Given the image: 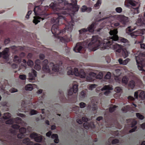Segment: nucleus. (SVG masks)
Listing matches in <instances>:
<instances>
[{
  "label": "nucleus",
  "instance_id": "f257e3e1",
  "mask_svg": "<svg viewBox=\"0 0 145 145\" xmlns=\"http://www.w3.org/2000/svg\"><path fill=\"white\" fill-rule=\"evenodd\" d=\"M54 2L51 3L49 6L56 12L57 17H54L52 19L51 23L54 24L52 25L51 31L54 36L62 42H68L71 40V35L70 34L73 28L74 23L71 20L67 24L65 29L60 30L58 25H60L61 20H66V18L63 15L73 14L74 13L78 10L79 7L77 5V0H70L71 3H69L66 0H54Z\"/></svg>",
  "mask_w": 145,
  "mask_h": 145
},
{
  "label": "nucleus",
  "instance_id": "f03ea898",
  "mask_svg": "<svg viewBox=\"0 0 145 145\" xmlns=\"http://www.w3.org/2000/svg\"><path fill=\"white\" fill-rule=\"evenodd\" d=\"M109 37H110L103 39L98 36H93L91 40L90 39H87L82 42L77 43L74 48L73 50L75 52H80L83 47L88 48L92 51L96 50L99 48H101V50L112 48L116 52H120L122 50V47L120 45L115 43L116 41H111L112 43L111 45L106 44L105 46L104 45V40L108 39Z\"/></svg>",
  "mask_w": 145,
  "mask_h": 145
},
{
  "label": "nucleus",
  "instance_id": "7ed1b4c3",
  "mask_svg": "<svg viewBox=\"0 0 145 145\" xmlns=\"http://www.w3.org/2000/svg\"><path fill=\"white\" fill-rule=\"evenodd\" d=\"M43 1L42 0H39L37 2V5L35 6L33 9L35 16L33 17V22L36 25L40 21L43 20L48 17L49 14L46 11L49 8V6L40 5L42 4Z\"/></svg>",
  "mask_w": 145,
  "mask_h": 145
},
{
  "label": "nucleus",
  "instance_id": "20e7f679",
  "mask_svg": "<svg viewBox=\"0 0 145 145\" xmlns=\"http://www.w3.org/2000/svg\"><path fill=\"white\" fill-rule=\"evenodd\" d=\"M112 19L113 18L112 17L110 16L100 19L95 23H93L86 28L87 31L88 33H92L95 30H96L97 32H99L105 26L107 25L108 23H110Z\"/></svg>",
  "mask_w": 145,
  "mask_h": 145
},
{
  "label": "nucleus",
  "instance_id": "39448f33",
  "mask_svg": "<svg viewBox=\"0 0 145 145\" xmlns=\"http://www.w3.org/2000/svg\"><path fill=\"white\" fill-rule=\"evenodd\" d=\"M110 35L112 36L111 37L108 38V39H105L104 40V45L106 44L111 45L112 43L111 41H118L120 40L122 42L125 43V45L127 46H129V43L128 40L122 37H119L117 35L118 31L115 29H111L109 32Z\"/></svg>",
  "mask_w": 145,
  "mask_h": 145
},
{
  "label": "nucleus",
  "instance_id": "423d86ee",
  "mask_svg": "<svg viewBox=\"0 0 145 145\" xmlns=\"http://www.w3.org/2000/svg\"><path fill=\"white\" fill-rule=\"evenodd\" d=\"M138 55H135V59L138 69L139 70L144 71V67H145V56L141 53H138Z\"/></svg>",
  "mask_w": 145,
  "mask_h": 145
},
{
  "label": "nucleus",
  "instance_id": "0eeeda50",
  "mask_svg": "<svg viewBox=\"0 0 145 145\" xmlns=\"http://www.w3.org/2000/svg\"><path fill=\"white\" fill-rule=\"evenodd\" d=\"M79 74L78 76L82 78H85L86 77V80L89 81H92L93 80V78H94L101 79L102 78V76L101 75H97L96 73H91L89 76H87L85 72L82 70H81L80 71Z\"/></svg>",
  "mask_w": 145,
  "mask_h": 145
},
{
  "label": "nucleus",
  "instance_id": "6e6552de",
  "mask_svg": "<svg viewBox=\"0 0 145 145\" xmlns=\"http://www.w3.org/2000/svg\"><path fill=\"white\" fill-rule=\"evenodd\" d=\"M135 29L133 28L131 26H128L126 29V33L130 35L131 37L135 38L140 34V32L139 31L132 32Z\"/></svg>",
  "mask_w": 145,
  "mask_h": 145
},
{
  "label": "nucleus",
  "instance_id": "1a4fd4ad",
  "mask_svg": "<svg viewBox=\"0 0 145 145\" xmlns=\"http://www.w3.org/2000/svg\"><path fill=\"white\" fill-rule=\"evenodd\" d=\"M79 32V37L80 40H84L86 38L88 33L87 31L86 28H82L78 31Z\"/></svg>",
  "mask_w": 145,
  "mask_h": 145
},
{
  "label": "nucleus",
  "instance_id": "9d476101",
  "mask_svg": "<svg viewBox=\"0 0 145 145\" xmlns=\"http://www.w3.org/2000/svg\"><path fill=\"white\" fill-rule=\"evenodd\" d=\"M141 100H144L145 98V93L144 91L142 90H138L135 92L134 93V97L135 99H138V97Z\"/></svg>",
  "mask_w": 145,
  "mask_h": 145
},
{
  "label": "nucleus",
  "instance_id": "9b49d317",
  "mask_svg": "<svg viewBox=\"0 0 145 145\" xmlns=\"http://www.w3.org/2000/svg\"><path fill=\"white\" fill-rule=\"evenodd\" d=\"M48 63V61L47 59H45L42 63L43 71L46 72H50V71Z\"/></svg>",
  "mask_w": 145,
  "mask_h": 145
},
{
  "label": "nucleus",
  "instance_id": "f8f14e48",
  "mask_svg": "<svg viewBox=\"0 0 145 145\" xmlns=\"http://www.w3.org/2000/svg\"><path fill=\"white\" fill-rule=\"evenodd\" d=\"M120 22L124 25H127L129 24L128 18L124 16H120L119 17Z\"/></svg>",
  "mask_w": 145,
  "mask_h": 145
},
{
  "label": "nucleus",
  "instance_id": "ddd939ff",
  "mask_svg": "<svg viewBox=\"0 0 145 145\" xmlns=\"http://www.w3.org/2000/svg\"><path fill=\"white\" fill-rule=\"evenodd\" d=\"M9 50L8 48H6L2 52L0 53V58L2 57L4 59H8L9 57L8 54Z\"/></svg>",
  "mask_w": 145,
  "mask_h": 145
},
{
  "label": "nucleus",
  "instance_id": "4468645a",
  "mask_svg": "<svg viewBox=\"0 0 145 145\" xmlns=\"http://www.w3.org/2000/svg\"><path fill=\"white\" fill-rule=\"evenodd\" d=\"M78 91V85L77 84H74L72 88H71L68 91V96L71 95L73 93H76Z\"/></svg>",
  "mask_w": 145,
  "mask_h": 145
},
{
  "label": "nucleus",
  "instance_id": "2eb2a0df",
  "mask_svg": "<svg viewBox=\"0 0 145 145\" xmlns=\"http://www.w3.org/2000/svg\"><path fill=\"white\" fill-rule=\"evenodd\" d=\"M112 89V87H110L108 86H105L102 88L101 90L102 91H105L104 93V94L105 95H108L110 93V90Z\"/></svg>",
  "mask_w": 145,
  "mask_h": 145
},
{
  "label": "nucleus",
  "instance_id": "dca6fc26",
  "mask_svg": "<svg viewBox=\"0 0 145 145\" xmlns=\"http://www.w3.org/2000/svg\"><path fill=\"white\" fill-rule=\"evenodd\" d=\"M36 72H37L35 70H33L31 72L29 73V79L30 82H32V81L35 80V78L37 75Z\"/></svg>",
  "mask_w": 145,
  "mask_h": 145
},
{
  "label": "nucleus",
  "instance_id": "f3484780",
  "mask_svg": "<svg viewBox=\"0 0 145 145\" xmlns=\"http://www.w3.org/2000/svg\"><path fill=\"white\" fill-rule=\"evenodd\" d=\"M136 4L135 1L132 0H126L125 2V5L127 7H129L130 5L133 6H135Z\"/></svg>",
  "mask_w": 145,
  "mask_h": 145
},
{
  "label": "nucleus",
  "instance_id": "a211bd4d",
  "mask_svg": "<svg viewBox=\"0 0 145 145\" xmlns=\"http://www.w3.org/2000/svg\"><path fill=\"white\" fill-rule=\"evenodd\" d=\"M50 65L52 66V70L54 72H58L59 70V65L58 64H54L53 63H51Z\"/></svg>",
  "mask_w": 145,
  "mask_h": 145
},
{
  "label": "nucleus",
  "instance_id": "6ab92c4d",
  "mask_svg": "<svg viewBox=\"0 0 145 145\" xmlns=\"http://www.w3.org/2000/svg\"><path fill=\"white\" fill-rule=\"evenodd\" d=\"M135 86V82L134 81L131 80L128 83V88L129 89H133Z\"/></svg>",
  "mask_w": 145,
  "mask_h": 145
},
{
  "label": "nucleus",
  "instance_id": "aec40b11",
  "mask_svg": "<svg viewBox=\"0 0 145 145\" xmlns=\"http://www.w3.org/2000/svg\"><path fill=\"white\" fill-rule=\"evenodd\" d=\"M13 61L14 62L19 64L21 61V59L17 56H15L14 57Z\"/></svg>",
  "mask_w": 145,
  "mask_h": 145
},
{
  "label": "nucleus",
  "instance_id": "412c9836",
  "mask_svg": "<svg viewBox=\"0 0 145 145\" xmlns=\"http://www.w3.org/2000/svg\"><path fill=\"white\" fill-rule=\"evenodd\" d=\"M92 10V8H87V7L85 5L82 6V12H85L87 11L88 12H91Z\"/></svg>",
  "mask_w": 145,
  "mask_h": 145
},
{
  "label": "nucleus",
  "instance_id": "4be33fe9",
  "mask_svg": "<svg viewBox=\"0 0 145 145\" xmlns=\"http://www.w3.org/2000/svg\"><path fill=\"white\" fill-rule=\"evenodd\" d=\"M25 89L26 90L31 91L33 89V84H27L25 86Z\"/></svg>",
  "mask_w": 145,
  "mask_h": 145
},
{
  "label": "nucleus",
  "instance_id": "5701e85b",
  "mask_svg": "<svg viewBox=\"0 0 145 145\" xmlns=\"http://www.w3.org/2000/svg\"><path fill=\"white\" fill-rule=\"evenodd\" d=\"M128 80V78L126 76H125L122 78V82L123 84L126 85L127 84Z\"/></svg>",
  "mask_w": 145,
  "mask_h": 145
},
{
  "label": "nucleus",
  "instance_id": "b1692460",
  "mask_svg": "<svg viewBox=\"0 0 145 145\" xmlns=\"http://www.w3.org/2000/svg\"><path fill=\"white\" fill-rule=\"evenodd\" d=\"M73 74L77 76H78L79 75V72H78V70L77 68H74L73 71Z\"/></svg>",
  "mask_w": 145,
  "mask_h": 145
},
{
  "label": "nucleus",
  "instance_id": "393cba45",
  "mask_svg": "<svg viewBox=\"0 0 145 145\" xmlns=\"http://www.w3.org/2000/svg\"><path fill=\"white\" fill-rule=\"evenodd\" d=\"M114 91L117 93H120L122 91V89L120 87H118L115 88Z\"/></svg>",
  "mask_w": 145,
  "mask_h": 145
},
{
  "label": "nucleus",
  "instance_id": "a878e982",
  "mask_svg": "<svg viewBox=\"0 0 145 145\" xmlns=\"http://www.w3.org/2000/svg\"><path fill=\"white\" fill-rule=\"evenodd\" d=\"M129 53L127 51H123L122 53V55L124 58H125L126 57H127Z\"/></svg>",
  "mask_w": 145,
  "mask_h": 145
},
{
  "label": "nucleus",
  "instance_id": "bb28decb",
  "mask_svg": "<svg viewBox=\"0 0 145 145\" xmlns=\"http://www.w3.org/2000/svg\"><path fill=\"white\" fill-rule=\"evenodd\" d=\"M111 73L109 72H108L105 75V78L106 79H109L111 77Z\"/></svg>",
  "mask_w": 145,
  "mask_h": 145
},
{
  "label": "nucleus",
  "instance_id": "cd10ccee",
  "mask_svg": "<svg viewBox=\"0 0 145 145\" xmlns=\"http://www.w3.org/2000/svg\"><path fill=\"white\" fill-rule=\"evenodd\" d=\"M115 10L118 13H121L122 11V9L121 7H117L115 8Z\"/></svg>",
  "mask_w": 145,
  "mask_h": 145
},
{
  "label": "nucleus",
  "instance_id": "c85d7f7f",
  "mask_svg": "<svg viewBox=\"0 0 145 145\" xmlns=\"http://www.w3.org/2000/svg\"><path fill=\"white\" fill-rule=\"evenodd\" d=\"M20 78L22 80H25L26 79V76L24 74H20L19 76Z\"/></svg>",
  "mask_w": 145,
  "mask_h": 145
},
{
  "label": "nucleus",
  "instance_id": "c756f323",
  "mask_svg": "<svg viewBox=\"0 0 145 145\" xmlns=\"http://www.w3.org/2000/svg\"><path fill=\"white\" fill-rule=\"evenodd\" d=\"M34 68L36 70L39 71L41 69V67L39 65L36 64V65L34 66Z\"/></svg>",
  "mask_w": 145,
  "mask_h": 145
},
{
  "label": "nucleus",
  "instance_id": "7c9ffc66",
  "mask_svg": "<svg viewBox=\"0 0 145 145\" xmlns=\"http://www.w3.org/2000/svg\"><path fill=\"white\" fill-rule=\"evenodd\" d=\"M101 0H97L96 3L95 5V7H96L99 6L101 5Z\"/></svg>",
  "mask_w": 145,
  "mask_h": 145
},
{
  "label": "nucleus",
  "instance_id": "2f4dec72",
  "mask_svg": "<svg viewBox=\"0 0 145 145\" xmlns=\"http://www.w3.org/2000/svg\"><path fill=\"white\" fill-rule=\"evenodd\" d=\"M115 72L117 76H120L121 74L120 70L119 69H116Z\"/></svg>",
  "mask_w": 145,
  "mask_h": 145
},
{
  "label": "nucleus",
  "instance_id": "473e14b6",
  "mask_svg": "<svg viewBox=\"0 0 145 145\" xmlns=\"http://www.w3.org/2000/svg\"><path fill=\"white\" fill-rule=\"evenodd\" d=\"M129 58H127L125 60H123V62L122 65H126L127 63L129 62Z\"/></svg>",
  "mask_w": 145,
  "mask_h": 145
},
{
  "label": "nucleus",
  "instance_id": "72a5a7b5",
  "mask_svg": "<svg viewBox=\"0 0 145 145\" xmlns=\"http://www.w3.org/2000/svg\"><path fill=\"white\" fill-rule=\"evenodd\" d=\"M86 95L85 91H82L80 93V97H85Z\"/></svg>",
  "mask_w": 145,
  "mask_h": 145
},
{
  "label": "nucleus",
  "instance_id": "f704fd0d",
  "mask_svg": "<svg viewBox=\"0 0 145 145\" xmlns=\"http://www.w3.org/2000/svg\"><path fill=\"white\" fill-rule=\"evenodd\" d=\"M67 74L68 75H73V71L72 69H71L70 70L68 71L67 72Z\"/></svg>",
  "mask_w": 145,
  "mask_h": 145
},
{
  "label": "nucleus",
  "instance_id": "c9c22d12",
  "mask_svg": "<svg viewBox=\"0 0 145 145\" xmlns=\"http://www.w3.org/2000/svg\"><path fill=\"white\" fill-rule=\"evenodd\" d=\"M27 64L28 66H31L33 65V62L31 60H29L27 62Z\"/></svg>",
  "mask_w": 145,
  "mask_h": 145
},
{
  "label": "nucleus",
  "instance_id": "e433bc0d",
  "mask_svg": "<svg viewBox=\"0 0 145 145\" xmlns=\"http://www.w3.org/2000/svg\"><path fill=\"white\" fill-rule=\"evenodd\" d=\"M10 91L11 93H14L18 91V90L15 88H12L10 90Z\"/></svg>",
  "mask_w": 145,
  "mask_h": 145
},
{
  "label": "nucleus",
  "instance_id": "4c0bfd02",
  "mask_svg": "<svg viewBox=\"0 0 145 145\" xmlns=\"http://www.w3.org/2000/svg\"><path fill=\"white\" fill-rule=\"evenodd\" d=\"M32 12V11H31V10L29 11L28 12L27 14L25 16L26 18H28L29 15Z\"/></svg>",
  "mask_w": 145,
  "mask_h": 145
},
{
  "label": "nucleus",
  "instance_id": "58836bf2",
  "mask_svg": "<svg viewBox=\"0 0 145 145\" xmlns=\"http://www.w3.org/2000/svg\"><path fill=\"white\" fill-rule=\"evenodd\" d=\"M10 41V39L9 38H7V39H6L5 41L4 42L6 44H8Z\"/></svg>",
  "mask_w": 145,
  "mask_h": 145
},
{
  "label": "nucleus",
  "instance_id": "ea45409f",
  "mask_svg": "<svg viewBox=\"0 0 145 145\" xmlns=\"http://www.w3.org/2000/svg\"><path fill=\"white\" fill-rule=\"evenodd\" d=\"M44 54H41L39 55V57L40 59H43L44 58Z\"/></svg>",
  "mask_w": 145,
  "mask_h": 145
},
{
  "label": "nucleus",
  "instance_id": "a19ab883",
  "mask_svg": "<svg viewBox=\"0 0 145 145\" xmlns=\"http://www.w3.org/2000/svg\"><path fill=\"white\" fill-rule=\"evenodd\" d=\"M140 47L141 48L145 49V44H140Z\"/></svg>",
  "mask_w": 145,
  "mask_h": 145
},
{
  "label": "nucleus",
  "instance_id": "79ce46f5",
  "mask_svg": "<svg viewBox=\"0 0 145 145\" xmlns=\"http://www.w3.org/2000/svg\"><path fill=\"white\" fill-rule=\"evenodd\" d=\"M128 100H135L134 97L132 96H129L127 97Z\"/></svg>",
  "mask_w": 145,
  "mask_h": 145
},
{
  "label": "nucleus",
  "instance_id": "37998d69",
  "mask_svg": "<svg viewBox=\"0 0 145 145\" xmlns=\"http://www.w3.org/2000/svg\"><path fill=\"white\" fill-rule=\"evenodd\" d=\"M18 65L15 64H13L12 65V67L13 68H16L18 67Z\"/></svg>",
  "mask_w": 145,
  "mask_h": 145
},
{
  "label": "nucleus",
  "instance_id": "c03bdc74",
  "mask_svg": "<svg viewBox=\"0 0 145 145\" xmlns=\"http://www.w3.org/2000/svg\"><path fill=\"white\" fill-rule=\"evenodd\" d=\"M96 86V85L95 84H91V86H90V89H92L93 88H94L95 87V86Z\"/></svg>",
  "mask_w": 145,
  "mask_h": 145
},
{
  "label": "nucleus",
  "instance_id": "a18cd8bd",
  "mask_svg": "<svg viewBox=\"0 0 145 145\" xmlns=\"http://www.w3.org/2000/svg\"><path fill=\"white\" fill-rule=\"evenodd\" d=\"M135 12L136 13H138V7H137L135 8Z\"/></svg>",
  "mask_w": 145,
  "mask_h": 145
},
{
  "label": "nucleus",
  "instance_id": "49530a36",
  "mask_svg": "<svg viewBox=\"0 0 145 145\" xmlns=\"http://www.w3.org/2000/svg\"><path fill=\"white\" fill-rule=\"evenodd\" d=\"M118 61L120 64H122L123 60L121 59L120 58L118 59Z\"/></svg>",
  "mask_w": 145,
  "mask_h": 145
},
{
  "label": "nucleus",
  "instance_id": "de8ad7c7",
  "mask_svg": "<svg viewBox=\"0 0 145 145\" xmlns=\"http://www.w3.org/2000/svg\"><path fill=\"white\" fill-rule=\"evenodd\" d=\"M59 92L60 94L61 95H63V91L61 89H59Z\"/></svg>",
  "mask_w": 145,
  "mask_h": 145
},
{
  "label": "nucleus",
  "instance_id": "09e8293b",
  "mask_svg": "<svg viewBox=\"0 0 145 145\" xmlns=\"http://www.w3.org/2000/svg\"><path fill=\"white\" fill-rule=\"evenodd\" d=\"M120 23L119 22H116L114 24V25L115 27H117L120 25Z\"/></svg>",
  "mask_w": 145,
  "mask_h": 145
},
{
  "label": "nucleus",
  "instance_id": "8fccbe9b",
  "mask_svg": "<svg viewBox=\"0 0 145 145\" xmlns=\"http://www.w3.org/2000/svg\"><path fill=\"white\" fill-rule=\"evenodd\" d=\"M42 92V89H39L37 91V93L39 94H41Z\"/></svg>",
  "mask_w": 145,
  "mask_h": 145
},
{
  "label": "nucleus",
  "instance_id": "3c124183",
  "mask_svg": "<svg viewBox=\"0 0 145 145\" xmlns=\"http://www.w3.org/2000/svg\"><path fill=\"white\" fill-rule=\"evenodd\" d=\"M142 25H145V19L144 20V21L142 22Z\"/></svg>",
  "mask_w": 145,
  "mask_h": 145
},
{
  "label": "nucleus",
  "instance_id": "603ef678",
  "mask_svg": "<svg viewBox=\"0 0 145 145\" xmlns=\"http://www.w3.org/2000/svg\"><path fill=\"white\" fill-rule=\"evenodd\" d=\"M19 48L20 49V50H22L24 49V48L23 47L20 46H19Z\"/></svg>",
  "mask_w": 145,
  "mask_h": 145
},
{
  "label": "nucleus",
  "instance_id": "864d4df0",
  "mask_svg": "<svg viewBox=\"0 0 145 145\" xmlns=\"http://www.w3.org/2000/svg\"><path fill=\"white\" fill-rule=\"evenodd\" d=\"M16 47V46H12L11 47V48L12 49L15 48Z\"/></svg>",
  "mask_w": 145,
  "mask_h": 145
},
{
  "label": "nucleus",
  "instance_id": "5fc2aeb1",
  "mask_svg": "<svg viewBox=\"0 0 145 145\" xmlns=\"http://www.w3.org/2000/svg\"><path fill=\"white\" fill-rule=\"evenodd\" d=\"M23 62L24 63H26V60H25V59H23Z\"/></svg>",
  "mask_w": 145,
  "mask_h": 145
},
{
  "label": "nucleus",
  "instance_id": "6e6d98bb",
  "mask_svg": "<svg viewBox=\"0 0 145 145\" xmlns=\"http://www.w3.org/2000/svg\"><path fill=\"white\" fill-rule=\"evenodd\" d=\"M21 54L23 56H24L25 54L24 53H22Z\"/></svg>",
  "mask_w": 145,
  "mask_h": 145
},
{
  "label": "nucleus",
  "instance_id": "4d7b16f0",
  "mask_svg": "<svg viewBox=\"0 0 145 145\" xmlns=\"http://www.w3.org/2000/svg\"><path fill=\"white\" fill-rule=\"evenodd\" d=\"M40 61L39 60H37V62H39Z\"/></svg>",
  "mask_w": 145,
  "mask_h": 145
},
{
  "label": "nucleus",
  "instance_id": "13d9d810",
  "mask_svg": "<svg viewBox=\"0 0 145 145\" xmlns=\"http://www.w3.org/2000/svg\"><path fill=\"white\" fill-rule=\"evenodd\" d=\"M4 12V11L3 12ZM3 12H0V14H1V13H3Z\"/></svg>",
  "mask_w": 145,
  "mask_h": 145
},
{
  "label": "nucleus",
  "instance_id": "bf43d9fd",
  "mask_svg": "<svg viewBox=\"0 0 145 145\" xmlns=\"http://www.w3.org/2000/svg\"><path fill=\"white\" fill-rule=\"evenodd\" d=\"M144 16L145 17V13L144 14Z\"/></svg>",
  "mask_w": 145,
  "mask_h": 145
},
{
  "label": "nucleus",
  "instance_id": "052dcab7",
  "mask_svg": "<svg viewBox=\"0 0 145 145\" xmlns=\"http://www.w3.org/2000/svg\"><path fill=\"white\" fill-rule=\"evenodd\" d=\"M111 100H115V99H112Z\"/></svg>",
  "mask_w": 145,
  "mask_h": 145
},
{
  "label": "nucleus",
  "instance_id": "680f3d73",
  "mask_svg": "<svg viewBox=\"0 0 145 145\" xmlns=\"http://www.w3.org/2000/svg\"><path fill=\"white\" fill-rule=\"evenodd\" d=\"M31 54H29V55H31Z\"/></svg>",
  "mask_w": 145,
  "mask_h": 145
},
{
  "label": "nucleus",
  "instance_id": "e2e57ef3",
  "mask_svg": "<svg viewBox=\"0 0 145 145\" xmlns=\"http://www.w3.org/2000/svg\"><path fill=\"white\" fill-rule=\"evenodd\" d=\"M101 14V12H99V14Z\"/></svg>",
  "mask_w": 145,
  "mask_h": 145
}]
</instances>
